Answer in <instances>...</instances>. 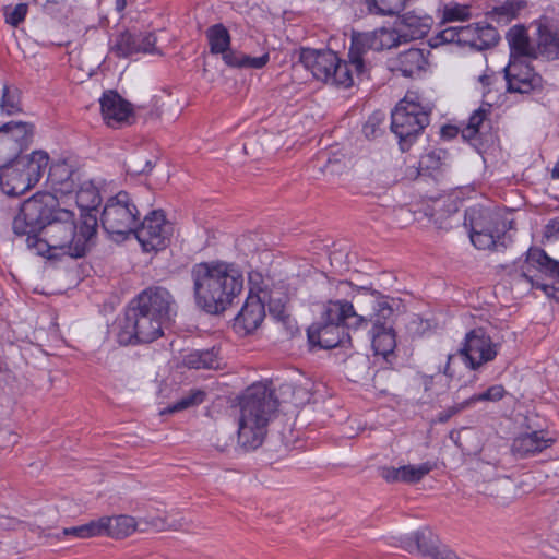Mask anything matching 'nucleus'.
<instances>
[{
    "label": "nucleus",
    "mask_w": 559,
    "mask_h": 559,
    "mask_svg": "<svg viewBox=\"0 0 559 559\" xmlns=\"http://www.w3.org/2000/svg\"><path fill=\"white\" fill-rule=\"evenodd\" d=\"M178 305L168 289L151 286L129 305L117 340L120 345L151 343L175 322Z\"/></svg>",
    "instance_id": "f257e3e1"
},
{
    "label": "nucleus",
    "mask_w": 559,
    "mask_h": 559,
    "mask_svg": "<svg viewBox=\"0 0 559 559\" xmlns=\"http://www.w3.org/2000/svg\"><path fill=\"white\" fill-rule=\"evenodd\" d=\"M97 226L96 214L81 213L78 224L74 213L61 207L41 231L43 237L38 236L36 243L29 246V249H34L39 255L50 250H61L71 258H82L95 246Z\"/></svg>",
    "instance_id": "f03ea898"
},
{
    "label": "nucleus",
    "mask_w": 559,
    "mask_h": 559,
    "mask_svg": "<svg viewBox=\"0 0 559 559\" xmlns=\"http://www.w3.org/2000/svg\"><path fill=\"white\" fill-rule=\"evenodd\" d=\"M191 278L195 305L209 314L224 312L243 288L242 273L221 261L194 264Z\"/></svg>",
    "instance_id": "7ed1b4c3"
},
{
    "label": "nucleus",
    "mask_w": 559,
    "mask_h": 559,
    "mask_svg": "<svg viewBox=\"0 0 559 559\" xmlns=\"http://www.w3.org/2000/svg\"><path fill=\"white\" fill-rule=\"evenodd\" d=\"M238 443L246 450L258 449L266 435V426L278 406L273 390L262 383L249 386L239 402Z\"/></svg>",
    "instance_id": "20e7f679"
},
{
    "label": "nucleus",
    "mask_w": 559,
    "mask_h": 559,
    "mask_svg": "<svg viewBox=\"0 0 559 559\" xmlns=\"http://www.w3.org/2000/svg\"><path fill=\"white\" fill-rule=\"evenodd\" d=\"M353 300L360 314L367 316L361 329L371 325L368 337L374 354L386 357L393 353L396 340L392 318L396 300L367 287L358 288Z\"/></svg>",
    "instance_id": "39448f33"
},
{
    "label": "nucleus",
    "mask_w": 559,
    "mask_h": 559,
    "mask_svg": "<svg viewBox=\"0 0 559 559\" xmlns=\"http://www.w3.org/2000/svg\"><path fill=\"white\" fill-rule=\"evenodd\" d=\"M366 314H360L354 300H330L324 306L321 320L308 328V341L313 346L330 349L350 341L349 330H361Z\"/></svg>",
    "instance_id": "423d86ee"
},
{
    "label": "nucleus",
    "mask_w": 559,
    "mask_h": 559,
    "mask_svg": "<svg viewBox=\"0 0 559 559\" xmlns=\"http://www.w3.org/2000/svg\"><path fill=\"white\" fill-rule=\"evenodd\" d=\"M511 213L493 211L481 205L468 207L464 226L468 228L472 243L479 250L503 251L511 241L506 234L513 229Z\"/></svg>",
    "instance_id": "0eeeda50"
},
{
    "label": "nucleus",
    "mask_w": 559,
    "mask_h": 559,
    "mask_svg": "<svg viewBox=\"0 0 559 559\" xmlns=\"http://www.w3.org/2000/svg\"><path fill=\"white\" fill-rule=\"evenodd\" d=\"M56 195L49 192H37L25 200L12 222L15 236L26 237L27 247L36 243V238L47 227L57 210H60Z\"/></svg>",
    "instance_id": "6e6552de"
},
{
    "label": "nucleus",
    "mask_w": 559,
    "mask_h": 559,
    "mask_svg": "<svg viewBox=\"0 0 559 559\" xmlns=\"http://www.w3.org/2000/svg\"><path fill=\"white\" fill-rule=\"evenodd\" d=\"M299 62L318 81L348 88L355 84V69L331 49L300 48Z\"/></svg>",
    "instance_id": "1a4fd4ad"
},
{
    "label": "nucleus",
    "mask_w": 559,
    "mask_h": 559,
    "mask_svg": "<svg viewBox=\"0 0 559 559\" xmlns=\"http://www.w3.org/2000/svg\"><path fill=\"white\" fill-rule=\"evenodd\" d=\"M402 41L399 26L396 28L382 27L373 32L354 34L348 56L357 79L361 80L369 75L376 52L396 47Z\"/></svg>",
    "instance_id": "9d476101"
},
{
    "label": "nucleus",
    "mask_w": 559,
    "mask_h": 559,
    "mask_svg": "<svg viewBox=\"0 0 559 559\" xmlns=\"http://www.w3.org/2000/svg\"><path fill=\"white\" fill-rule=\"evenodd\" d=\"M140 215L133 198L127 191H119L110 197L104 206L100 216L102 227L111 239L122 241L133 234Z\"/></svg>",
    "instance_id": "9b49d317"
},
{
    "label": "nucleus",
    "mask_w": 559,
    "mask_h": 559,
    "mask_svg": "<svg viewBox=\"0 0 559 559\" xmlns=\"http://www.w3.org/2000/svg\"><path fill=\"white\" fill-rule=\"evenodd\" d=\"M429 124V112L406 95L391 114V130L402 152L409 150L418 134Z\"/></svg>",
    "instance_id": "f8f14e48"
},
{
    "label": "nucleus",
    "mask_w": 559,
    "mask_h": 559,
    "mask_svg": "<svg viewBox=\"0 0 559 559\" xmlns=\"http://www.w3.org/2000/svg\"><path fill=\"white\" fill-rule=\"evenodd\" d=\"M174 225L166 219L162 210H154L146 214L143 221L136 223L132 235L141 243L144 251H158L170 243Z\"/></svg>",
    "instance_id": "ddd939ff"
},
{
    "label": "nucleus",
    "mask_w": 559,
    "mask_h": 559,
    "mask_svg": "<svg viewBox=\"0 0 559 559\" xmlns=\"http://www.w3.org/2000/svg\"><path fill=\"white\" fill-rule=\"evenodd\" d=\"M34 126L10 121L0 127V165L15 160L32 142Z\"/></svg>",
    "instance_id": "4468645a"
},
{
    "label": "nucleus",
    "mask_w": 559,
    "mask_h": 559,
    "mask_svg": "<svg viewBox=\"0 0 559 559\" xmlns=\"http://www.w3.org/2000/svg\"><path fill=\"white\" fill-rule=\"evenodd\" d=\"M459 353L463 356L464 362L476 370L496 358L498 344L491 341L483 328H477L466 333Z\"/></svg>",
    "instance_id": "2eb2a0df"
},
{
    "label": "nucleus",
    "mask_w": 559,
    "mask_h": 559,
    "mask_svg": "<svg viewBox=\"0 0 559 559\" xmlns=\"http://www.w3.org/2000/svg\"><path fill=\"white\" fill-rule=\"evenodd\" d=\"M503 73L509 93L527 94L542 87V76L526 61L521 59L510 60L503 69Z\"/></svg>",
    "instance_id": "dca6fc26"
},
{
    "label": "nucleus",
    "mask_w": 559,
    "mask_h": 559,
    "mask_svg": "<svg viewBox=\"0 0 559 559\" xmlns=\"http://www.w3.org/2000/svg\"><path fill=\"white\" fill-rule=\"evenodd\" d=\"M156 40L154 33L124 31L116 36L111 51L120 58H127L134 53H154L156 51Z\"/></svg>",
    "instance_id": "f3484780"
},
{
    "label": "nucleus",
    "mask_w": 559,
    "mask_h": 559,
    "mask_svg": "<svg viewBox=\"0 0 559 559\" xmlns=\"http://www.w3.org/2000/svg\"><path fill=\"white\" fill-rule=\"evenodd\" d=\"M100 110L109 127L117 128L134 122L131 103L123 99L117 92L107 91L100 98Z\"/></svg>",
    "instance_id": "a211bd4d"
},
{
    "label": "nucleus",
    "mask_w": 559,
    "mask_h": 559,
    "mask_svg": "<svg viewBox=\"0 0 559 559\" xmlns=\"http://www.w3.org/2000/svg\"><path fill=\"white\" fill-rule=\"evenodd\" d=\"M520 275L533 283L536 272L559 278V262L548 257L540 248L532 247L526 252V259L521 262Z\"/></svg>",
    "instance_id": "6ab92c4d"
},
{
    "label": "nucleus",
    "mask_w": 559,
    "mask_h": 559,
    "mask_svg": "<svg viewBox=\"0 0 559 559\" xmlns=\"http://www.w3.org/2000/svg\"><path fill=\"white\" fill-rule=\"evenodd\" d=\"M392 538L396 539L400 546L405 550L409 552L418 551L424 556H430L432 559H438L442 552L451 551L444 546H439L438 538L427 527H424L412 535H403Z\"/></svg>",
    "instance_id": "aec40b11"
},
{
    "label": "nucleus",
    "mask_w": 559,
    "mask_h": 559,
    "mask_svg": "<svg viewBox=\"0 0 559 559\" xmlns=\"http://www.w3.org/2000/svg\"><path fill=\"white\" fill-rule=\"evenodd\" d=\"M534 44V59L559 60V24L540 21L537 24Z\"/></svg>",
    "instance_id": "412c9836"
},
{
    "label": "nucleus",
    "mask_w": 559,
    "mask_h": 559,
    "mask_svg": "<svg viewBox=\"0 0 559 559\" xmlns=\"http://www.w3.org/2000/svg\"><path fill=\"white\" fill-rule=\"evenodd\" d=\"M265 318V307L258 295H249L234 320V330L240 335L254 332Z\"/></svg>",
    "instance_id": "4be33fe9"
},
{
    "label": "nucleus",
    "mask_w": 559,
    "mask_h": 559,
    "mask_svg": "<svg viewBox=\"0 0 559 559\" xmlns=\"http://www.w3.org/2000/svg\"><path fill=\"white\" fill-rule=\"evenodd\" d=\"M436 464L427 461L418 465H403L400 467L383 466L379 468V475L389 484L403 483L406 485H414L419 483L426 475H428Z\"/></svg>",
    "instance_id": "5701e85b"
},
{
    "label": "nucleus",
    "mask_w": 559,
    "mask_h": 559,
    "mask_svg": "<svg viewBox=\"0 0 559 559\" xmlns=\"http://www.w3.org/2000/svg\"><path fill=\"white\" fill-rule=\"evenodd\" d=\"M555 439L545 430L531 431L519 435L512 442V452L519 457L536 455L550 448Z\"/></svg>",
    "instance_id": "b1692460"
},
{
    "label": "nucleus",
    "mask_w": 559,
    "mask_h": 559,
    "mask_svg": "<svg viewBox=\"0 0 559 559\" xmlns=\"http://www.w3.org/2000/svg\"><path fill=\"white\" fill-rule=\"evenodd\" d=\"M33 187L29 177L21 170L16 160L0 165V188L3 193L20 195Z\"/></svg>",
    "instance_id": "393cba45"
},
{
    "label": "nucleus",
    "mask_w": 559,
    "mask_h": 559,
    "mask_svg": "<svg viewBox=\"0 0 559 559\" xmlns=\"http://www.w3.org/2000/svg\"><path fill=\"white\" fill-rule=\"evenodd\" d=\"M463 33L467 36L465 44L479 51L495 47L500 39L498 31L489 24L468 25L464 27Z\"/></svg>",
    "instance_id": "a878e982"
},
{
    "label": "nucleus",
    "mask_w": 559,
    "mask_h": 559,
    "mask_svg": "<svg viewBox=\"0 0 559 559\" xmlns=\"http://www.w3.org/2000/svg\"><path fill=\"white\" fill-rule=\"evenodd\" d=\"M74 170L66 160L57 162L49 167L47 180L52 189L61 194L75 191Z\"/></svg>",
    "instance_id": "bb28decb"
},
{
    "label": "nucleus",
    "mask_w": 559,
    "mask_h": 559,
    "mask_svg": "<svg viewBox=\"0 0 559 559\" xmlns=\"http://www.w3.org/2000/svg\"><path fill=\"white\" fill-rule=\"evenodd\" d=\"M432 19L430 16H418L406 14L397 25L403 41H412L424 38L430 31Z\"/></svg>",
    "instance_id": "cd10ccee"
},
{
    "label": "nucleus",
    "mask_w": 559,
    "mask_h": 559,
    "mask_svg": "<svg viewBox=\"0 0 559 559\" xmlns=\"http://www.w3.org/2000/svg\"><path fill=\"white\" fill-rule=\"evenodd\" d=\"M16 163L21 170L29 177V181L35 186L47 171L49 164V156L44 151H35L27 156H19Z\"/></svg>",
    "instance_id": "c85d7f7f"
},
{
    "label": "nucleus",
    "mask_w": 559,
    "mask_h": 559,
    "mask_svg": "<svg viewBox=\"0 0 559 559\" xmlns=\"http://www.w3.org/2000/svg\"><path fill=\"white\" fill-rule=\"evenodd\" d=\"M511 57L534 58V45L531 44L527 29L524 25H514L506 34Z\"/></svg>",
    "instance_id": "c756f323"
},
{
    "label": "nucleus",
    "mask_w": 559,
    "mask_h": 559,
    "mask_svg": "<svg viewBox=\"0 0 559 559\" xmlns=\"http://www.w3.org/2000/svg\"><path fill=\"white\" fill-rule=\"evenodd\" d=\"M427 63L424 50L409 48L401 52L396 59V69L403 76L411 78L419 74Z\"/></svg>",
    "instance_id": "7c9ffc66"
},
{
    "label": "nucleus",
    "mask_w": 559,
    "mask_h": 559,
    "mask_svg": "<svg viewBox=\"0 0 559 559\" xmlns=\"http://www.w3.org/2000/svg\"><path fill=\"white\" fill-rule=\"evenodd\" d=\"M23 111L22 92L14 84L4 83L0 90V115L13 116Z\"/></svg>",
    "instance_id": "2f4dec72"
},
{
    "label": "nucleus",
    "mask_w": 559,
    "mask_h": 559,
    "mask_svg": "<svg viewBox=\"0 0 559 559\" xmlns=\"http://www.w3.org/2000/svg\"><path fill=\"white\" fill-rule=\"evenodd\" d=\"M98 522H105L102 528V535H108L115 538H122L130 535L135 530L134 519L128 515L104 516Z\"/></svg>",
    "instance_id": "473e14b6"
},
{
    "label": "nucleus",
    "mask_w": 559,
    "mask_h": 559,
    "mask_svg": "<svg viewBox=\"0 0 559 559\" xmlns=\"http://www.w3.org/2000/svg\"><path fill=\"white\" fill-rule=\"evenodd\" d=\"M183 365L191 369H216L219 367L218 353L214 347L192 350L183 356Z\"/></svg>",
    "instance_id": "72a5a7b5"
},
{
    "label": "nucleus",
    "mask_w": 559,
    "mask_h": 559,
    "mask_svg": "<svg viewBox=\"0 0 559 559\" xmlns=\"http://www.w3.org/2000/svg\"><path fill=\"white\" fill-rule=\"evenodd\" d=\"M75 191L76 204L82 210V213L94 214L93 211H95L102 202L99 190L94 182L92 180L84 181Z\"/></svg>",
    "instance_id": "f704fd0d"
},
{
    "label": "nucleus",
    "mask_w": 559,
    "mask_h": 559,
    "mask_svg": "<svg viewBox=\"0 0 559 559\" xmlns=\"http://www.w3.org/2000/svg\"><path fill=\"white\" fill-rule=\"evenodd\" d=\"M526 5L525 0H506L502 4L493 7L488 15L497 23L508 24L516 19L519 13L525 9Z\"/></svg>",
    "instance_id": "c9c22d12"
},
{
    "label": "nucleus",
    "mask_w": 559,
    "mask_h": 559,
    "mask_svg": "<svg viewBox=\"0 0 559 559\" xmlns=\"http://www.w3.org/2000/svg\"><path fill=\"white\" fill-rule=\"evenodd\" d=\"M206 38L212 55H223L230 47V34L222 23L210 26Z\"/></svg>",
    "instance_id": "e433bc0d"
},
{
    "label": "nucleus",
    "mask_w": 559,
    "mask_h": 559,
    "mask_svg": "<svg viewBox=\"0 0 559 559\" xmlns=\"http://www.w3.org/2000/svg\"><path fill=\"white\" fill-rule=\"evenodd\" d=\"M408 0H364L371 14L392 16L402 12Z\"/></svg>",
    "instance_id": "4c0bfd02"
},
{
    "label": "nucleus",
    "mask_w": 559,
    "mask_h": 559,
    "mask_svg": "<svg viewBox=\"0 0 559 559\" xmlns=\"http://www.w3.org/2000/svg\"><path fill=\"white\" fill-rule=\"evenodd\" d=\"M463 31L464 27H447L431 36L429 38V45L432 48H437L444 44H465V39H467V36H465V33H463Z\"/></svg>",
    "instance_id": "58836bf2"
},
{
    "label": "nucleus",
    "mask_w": 559,
    "mask_h": 559,
    "mask_svg": "<svg viewBox=\"0 0 559 559\" xmlns=\"http://www.w3.org/2000/svg\"><path fill=\"white\" fill-rule=\"evenodd\" d=\"M205 393L201 390L191 391L189 394L182 396L177 402L170 404L163 413H177L189 407L201 404L204 401Z\"/></svg>",
    "instance_id": "ea45409f"
},
{
    "label": "nucleus",
    "mask_w": 559,
    "mask_h": 559,
    "mask_svg": "<svg viewBox=\"0 0 559 559\" xmlns=\"http://www.w3.org/2000/svg\"><path fill=\"white\" fill-rule=\"evenodd\" d=\"M105 522H98V520L91 521L90 523L73 526L63 530L64 535H72L78 538H88L93 536L102 535V528Z\"/></svg>",
    "instance_id": "a19ab883"
},
{
    "label": "nucleus",
    "mask_w": 559,
    "mask_h": 559,
    "mask_svg": "<svg viewBox=\"0 0 559 559\" xmlns=\"http://www.w3.org/2000/svg\"><path fill=\"white\" fill-rule=\"evenodd\" d=\"M487 114L488 110L480 107L471 115L467 126L462 130V136L464 140L472 141L477 136L479 128L486 119Z\"/></svg>",
    "instance_id": "79ce46f5"
},
{
    "label": "nucleus",
    "mask_w": 559,
    "mask_h": 559,
    "mask_svg": "<svg viewBox=\"0 0 559 559\" xmlns=\"http://www.w3.org/2000/svg\"><path fill=\"white\" fill-rule=\"evenodd\" d=\"M2 11L5 23L13 27H17L26 17L28 5L26 3H19L14 7L5 5Z\"/></svg>",
    "instance_id": "37998d69"
},
{
    "label": "nucleus",
    "mask_w": 559,
    "mask_h": 559,
    "mask_svg": "<svg viewBox=\"0 0 559 559\" xmlns=\"http://www.w3.org/2000/svg\"><path fill=\"white\" fill-rule=\"evenodd\" d=\"M506 394V390L500 384H495L488 388L485 392L479 394H474L471 396L466 404H472L475 402H481V401H490V402H497L500 401Z\"/></svg>",
    "instance_id": "c03bdc74"
},
{
    "label": "nucleus",
    "mask_w": 559,
    "mask_h": 559,
    "mask_svg": "<svg viewBox=\"0 0 559 559\" xmlns=\"http://www.w3.org/2000/svg\"><path fill=\"white\" fill-rule=\"evenodd\" d=\"M152 168V162L140 156H133L126 163L127 173L133 176L147 174Z\"/></svg>",
    "instance_id": "a18cd8bd"
},
{
    "label": "nucleus",
    "mask_w": 559,
    "mask_h": 559,
    "mask_svg": "<svg viewBox=\"0 0 559 559\" xmlns=\"http://www.w3.org/2000/svg\"><path fill=\"white\" fill-rule=\"evenodd\" d=\"M469 17V12L466 7L455 4L454 7H447L443 11V21H465Z\"/></svg>",
    "instance_id": "49530a36"
},
{
    "label": "nucleus",
    "mask_w": 559,
    "mask_h": 559,
    "mask_svg": "<svg viewBox=\"0 0 559 559\" xmlns=\"http://www.w3.org/2000/svg\"><path fill=\"white\" fill-rule=\"evenodd\" d=\"M246 53L233 50L230 47L222 55L223 61L227 67L243 69V59Z\"/></svg>",
    "instance_id": "de8ad7c7"
},
{
    "label": "nucleus",
    "mask_w": 559,
    "mask_h": 559,
    "mask_svg": "<svg viewBox=\"0 0 559 559\" xmlns=\"http://www.w3.org/2000/svg\"><path fill=\"white\" fill-rule=\"evenodd\" d=\"M486 497L497 507H507L515 499L511 491H492Z\"/></svg>",
    "instance_id": "09e8293b"
},
{
    "label": "nucleus",
    "mask_w": 559,
    "mask_h": 559,
    "mask_svg": "<svg viewBox=\"0 0 559 559\" xmlns=\"http://www.w3.org/2000/svg\"><path fill=\"white\" fill-rule=\"evenodd\" d=\"M243 60V69H262L269 62L270 55L267 52L260 57H250L246 55Z\"/></svg>",
    "instance_id": "8fccbe9b"
},
{
    "label": "nucleus",
    "mask_w": 559,
    "mask_h": 559,
    "mask_svg": "<svg viewBox=\"0 0 559 559\" xmlns=\"http://www.w3.org/2000/svg\"><path fill=\"white\" fill-rule=\"evenodd\" d=\"M383 120V114H374L371 116L364 126V133L367 138L377 136V127Z\"/></svg>",
    "instance_id": "3c124183"
},
{
    "label": "nucleus",
    "mask_w": 559,
    "mask_h": 559,
    "mask_svg": "<svg viewBox=\"0 0 559 559\" xmlns=\"http://www.w3.org/2000/svg\"><path fill=\"white\" fill-rule=\"evenodd\" d=\"M468 404H466V401L464 403H462L461 405L459 406H452L450 408H448L447 411L442 412L439 414V421L440 423H445L448 421L453 415L457 414L459 412H461L463 408H465Z\"/></svg>",
    "instance_id": "603ef678"
},
{
    "label": "nucleus",
    "mask_w": 559,
    "mask_h": 559,
    "mask_svg": "<svg viewBox=\"0 0 559 559\" xmlns=\"http://www.w3.org/2000/svg\"><path fill=\"white\" fill-rule=\"evenodd\" d=\"M545 236L559 238V217L549 221L545 228Z\"/></svg>",
    "instance_id": "864d4df0"
},
{
    "label": "nucleus",
    "mask_w": 559,
    "mask_h": 559,
    "mask_svg": "<svg viewBox=\"0 0 559 559\" xmlns=\"http://www.w3.org/2000/svg\"><path fill=\"white\" fill-rule=\"evenodd\" d=\"M445 152L442 150H433L430 153L427 154V158L431 160V164L429 165L432 168H437L440 164V160L442 157H444Z\"/></svg>",
    "instance_id": "5fc2aeb1"
},
{
    "label": "nucleus",
    "mask_w": 559,
    "mask_h": 559,
    "mask_svg": "<svg viewBox=\"0 0 559 559\" xmlns=\"http://www.w3.org/2000/svg\"><path fill=\"white\" fill-rule=\"evenodd\" d=\"M459 133V129L454 126H444L441 129V135L447 139H452L456 136Z\"/></svg>",
    "instance_id": "6e6d98bb"
},
{
    "label": "nucleus",
    "mask_w": 559,
    "mask_h": 559,
    "mask_svg": "<svg viewBox=\"0 0 559 559\" xmlns=\"http://www.w3.org/2000/svg\"><path fill=\"white\" fill-rule=\"evenodd\" d=\"M557 280H558V285H559V278H557ZM543 289L547 295L554 296V298H556L559 301V286L555 287V286L544 285Z\"/></svg>",
    "instance_id": "4d7b16f0"
},
{
    "label": "nucleus",
    "mask_w": 559,
    "mask_h": 559,
    "mask_svg": "<svg viewBox=\"0 0 559 559\" xmlns=\"http://www.w3.org/2000/svg\"><path fill=\"white\" fill-rule=\"evenodd\" d=\"M479 81L484 86H489L492 83V75L483 74L479 76Z\"/></svg>",
    "instance_id": "13d9d810"
},
{
    "label": "nucleus",
    "mask_w": 559,
    "mask_h": 559,
    "mask_svg": "<svg viewBox=\"0 0 559 559\" xmlns=\"http://www.w3.org/2000/svg\"><path fill=\"white\" fill-rule=\"evenodd\" d=\"M126 5H127V0H116V9L118 11L124 10Z\"/></svg>",
    "instance_id": "bf43d9fd"
},
{
    "label": "nucleus",
    "mask_w": 559,
    "mask_h": 559,
    "mask_svg": "<svg viewBox=\"0 0 559 559\" xmlns=\"http://www.w3.org/2000/svg\"><path fill=\"white\" fill-rule=\"evenodd\" d=\"M451 358H452V355H449L448 356V365L445 367L444 373H448V371H449V362H450Z\"/></svg>",
    "instance_id": "052dcab7"
},
{
    "label": "nucleus",
    "mask_w": 559,
    "mask_h": 559,
    "mask_svg": "<svg viewBox=\"0 0 559 559\" xmlns=\"http://www.w3.org/2000/svg\"><path fill=\"white\" fill-rule=\"evenodd\" d=\"M340 286H341V287H349V286H350V284H349L348 282H341V283H340Z\"/></svg>",
    "instance_id": "680f3d73"
}]
</instances>
